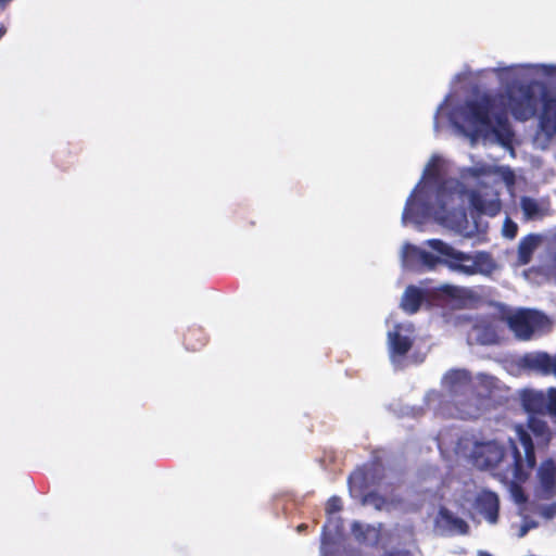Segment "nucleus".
<instances>
[{
    "instance_id": "4468645a",
    "label": "nucleus",
    "mask_w": 556,
    "mask_h": 556,
    "mask_svg": "<svg viewBox=\"0 0 556 556\" xmlns=\"http://www.w3.org/2000/svg\"><path fill=\"white\" fill-rule=\"evenodd\" d=\"M437 523L452 533L467 534L469 532V525L443 506L438 511Z\"/></svg>"
},
{
    "instance_id": "2eb2a0df",
    "label": "nucleus",
    "mask_w": 556,
    "mask_h": 556,
    "mask_svg": "<svg viewBox=\"0 0 556 556\" xmlns=\"http://www.w3.org/2000/svg\"><path fill=\"white\" fill-rule=\"evenodd\" d=\"M427 299V293L416 286H408L402 296L401 307L407 314L417 313Z\"/></svg>"
},
{
    "instance_id": "5701e85b",
    "label": "nucleus",
    "mask_w": 556,
    "mask_h": 556,
    "mask_svg": "<svg viewBox=\"0 0 556 556\" xmlns=\"http://www.w3.org/2000/svg\"><path fill=\"white\" fill-rule=\"evenodd\" d=\"M363 503L365 505H371L376 509L381 510L384 508V506L387 504V500L384 496H382L378 492L372 491V492H368L367 494L364 495Z\"/></svg>"
},
{
    "instance_id": "9b49d317",
    "label": "nucleus",
    "mask_w": 556,
    "mask_h": 556,
    "mask_svg": "<svg viewBox=\"0 0 556 556\" xmlns=\"http://www.w3.org/2000/svg\"><path fill=\"white\" fill-rule=\"evenodd\" d=\"M508 104L513 116L517 121H528L536 113V98L530 87H521L519 96L509 94Z\"/></svg>"
},
{
    "instance_id": "a211bd4d",
    "label": "nucleus",
    "mask_w": 556,
    "mask_h": 556,
    "mask_svg": "<svg viewBox=\"0 0 556 556\" xmlns=\"http://www.w3.org/2000/svg\"><path fill=\"white\" fill-rule=\"evenodd\" d=\"M470 208L478 215L488 214L494 216L500 211V204L494 201H486L479 192L471 191L469 194Z\"/></svg>"
},
{
    "instance_id": "0eeeda50",
    "label": "nucleus",
    "mask_w": 556,
    "mask_h": 556,
    "mask_svg": "<svg viewBox=\"0 0 556 556\" xmlns=\"http://www.w3.org/2000/svg\"><path fill=\"white\" fill-rule=\"evenodd\" d=\"M505 456V448L496 441L476 442L472 446L470 459L479 469H493L498 466Z\"/></svg>"
},
{
    "instance_id": "dca6fc26",
    "label": "nucleus",
    "mask_w": 556,
    "mask_h": 556,
    "mask_svg": "<svg viewBox=\"0 0 556 556\" xmlns=\"http://www.w3.org/2000/svg\"><path fill=\"white\" fill-rule=\"evenodd\" d=\"M521 404L530 414H546V395L534 390H525L521 394Z\"/></svg>"
},
{
    "instance_id": "7ed1b4c3",
    "label": "nucleus",
    "mask_w": 556,
    "mask_h": 556,
    "mask_svg": "<svg viewBox=\"0 0 556 556\" xmlns=\"http://www.w3.org/2000/svg\"><path fill=\"white\" fill-rule=\"evenodd\" d=\"M453 198V192L443 185L439 186L435 192V204L429 202H415L413 194L407 199L403 211L402 219L416 224H422L429 217H433L441 225H450L454 222L457 212L448 210L447 203Z\"/></svg>"
},
{
    "instance_id": "393cba45",
    "label": "nucleus",
    "mask_w": 556,
    "mask_h": 556,
    "mask_svg": "<svg viewBox=\"0 0 556 556\" xmlns=\"http://www.w3.org/2000/svg\"><path fill=\"white\" fill-rule=\"evenodd\" d=\"M546 413L556 418V388H549L547 391Z\"/></svg>"
},
{
    "instance_id": "aec40b11",
    "label": "nucleus",
    "mask_w": 556,
    "mask_h": 556,
    "mask_svg": "<svg viewBox=\"0 0 556 556\" xmlns=\"http://www.w3.org/2000/svg\"><path fill=\"white\" fill-rule=\"evenodd\" d=\"M184 344L187 350L195 352L206 344V334L200 327H190L184 336Z\"/></svg>"
},
{
    "instance_id": "f03ea898",
    "label": "nucleus",
    "mask_w": 556,
    "mask_h": 556,
    "mask_svg": "<svg viewBox=\"0 0 556 556\" xmlns=\"http://www.w3.org/2000/svg\"><path fill=\"white\" fill-rule=\"evenodd\" d=\"M426 244L443 257L406 244L405 256L417 258L428 270H433L439 264L445 265L451 271L465 276L477 274L491 276L497 268V264L489 252L479 251L475 255L458 251L441 239H429Z\"/></svg>"
},
{
    "instance_id": "a878e982",
    "label": "nucleus",
    "mask_w": 556,
    "mask_h": 556,
    "mask_svg": "<svg viewBox=\"0 0 556 556\" xmlns=\"http://www.w3.org/2000/svg\"><path fill=\"white\" fill-rule=\"evenodd\" d=\"M539 514L545 520H551V519L555 518L556 517V501L551 504L541 506L539 508Z\"/></svg>"
},
{
    "instance_id": "1a4fd4ad",
    "label": "nucleus",
    "mask_w": 556,
    "mask_h": 556,
    "mask_svg": "<svg viewBox=\"0 0 556 556\" xmlns=\"http://www.w3.org/2000/svg\"><path fill=\"white\" fill-rule=\"evenodd\" d=\"M384 468L379 460L366 464L355 469L348 479L351 491L364 492L370 485L378 483L383 478Z\"/></svg>"
},
{
    "instance_id": "20e7f679",
    "label": "nucleus",
    "mask_w": 556,
    "mask_h": 556,
    "mask_svg": "<svg viewBox=\"0 0 556 556\" xmlns=\"http://www.w3.org/2000/svg\"><path fill=\"white\" fill-rule=\"evenodd\" d=\"M535 67L538 74L548 79L541 90L542 110L539 126L546 140H551L556 135V65L540 64Z\"/></svg>"
},
{
    "instance_id": "473e14b6",
    "label": "nucleus",
    "mask_w": 556,
    "mask_h": 556,
    "mask_svg": "<svg viewBox=\"0 0 556 556\" xmlns=\"http://www.w3.org/2000/svg\"><path fill=\"white\" fill-rule=\"evenodd\" d=\"M5 33H7V27L3 24H1L0 25V35H5Z\"/></svg>"
},
{
    "instance_id": "7c9ffc66",
    "label": "nucleus",
    "mask_w": 556,
    "mask_h": 556,
    "mask_svg": "<svg viewBox=\"0 0 556 556\" xmlns=\"http://www.w3.org/2000/svg\"><path fill=\"white\" fill-rule=\"evenodd\" d=\"M383 556H409L408 553L403 552H389L386 553Z\"/></svg>"
},
{
    "instance_id": "f8f14e48",
    "label": "nucleus",
    "mask_w": 556,
    "mask_h": 556,
    "mask_svg": "<svg viewBox=\"0 0 556 556\" xmlns=\"http://www.w3.org/2000/svg\"><path fill=\"white\" fill-rule=\"evenodd\" d=\"M475 507L490 523L497 522L500 500L496 493L489 490L481 491L476 496Z\"/></svg>"
},
{
    "instance_id": "412c9836",
    "label": "nucleus",
    "mask_w": 556,
    "mask_h": 556,
    "mask_svg": "<svg viewBox=\"0 0 556 556\" xmlns=\"http://www.w3.org/2000/svg\"><path fill=\"white\" fill-rule=\"evenodd\" d=\"M521 210L525 214V216L528 219H535V218H542L546 215L545 210H543L539 202L532 198L523 197L520 201Z\"/></svg>"
},
{
    "instance_id": "b1692460",
    "label": "nucleus",
    "mask_w": 556,
    "mask_h": 556,
    "mask_svg": "<svg viewBox=\"0 0 556 556\" xmlns=\"http://www.w3.org/2000/svg\"><path fill=\"white\" fill-rule=\"evenodd\" d=\"M438 291L442 295H445L447 298L458 299V298H460V293L463 292V289L457 286H453V285H442L441 287L438 288Z\"/></svg>"
},
{
    "instance_id": "f704fd0d",
    "label": "nucleus",
    "mask_w": 556,
    "mask_h": 556,
    "mask_svg": "<svg viewBox=\"0 0 556 556\" xmlns=\"http://www.w3.org/2000/svg\"><path fill=\"white\" fill-rule=\"evenodd\" d=\"M513 70H515V66H510V67L504 68L503 71H505V72H510V71H513Z\"/></svg>"
},
{
    "instance_id": "2f4dec72",
    "label": "nucleus",
    "mask_w": 556,
    "mask_h": 556,
    "mask_svg": "<svg viewBox=\"0 0 556 556\" xmlns=\"http://www.w3.org/2000/svg\"><path fill=\"white\" fill-rule=\"evenodd\" d=\"M306 529H307V525H305V523H301V525H299V526H298V531H299V532H303V531H305Z\"/></svg>"
},
{
    "instance_id": "c756f323",
    "label": "nucleus",
    "mask_w": 556,
    "mask_h": 556,
    "mask_svg": "<svg viewBox=\"0 0 556 556\" xmlns=\"http://www.w3.org/2000/svg\"><path fill=\"white\" fill-rule=\"evenodd\" d=\"M426 173L429 175V176H438V168L435 165H432V166H429L427 169H426Z\"/></svg>"
},
{
    "instance_id": "c9c22d12",
    "label": "nucleus",
    "mask_w": 556,
    "mask_h": 556,
    "mask_svg": "<svg viewBox=\"0 0 556 556\" xmlns=\"http://www.w3.org/2000/svg\"><path fill=\"white\" fill-rule=\"evenodd\" d=\"M356 528H358V525H356V523H355V525L353 526V530H356Z\"/></svg>"
},
{
    "instance_id": "4be33fe9",
    "label": "nucleus",
    "mask_w": 556,
    "mask_h": 556,
    "mask_svg": "<svg viewBox=\"0 0 556 556\" xmlns=\"http://www.w3.org/2000/svg\"><path fill=\"white\" fill-rule=\"evenodd\" d=\"M446 378L455 392L458 388L471 387V377L466 370H452Z\"/></svg>"
},
{
    "instance_id": "6ab92c4d",
    "label": "nucleus",
    "mask_w": 556,
    "mask_h": 556,
    "mask_svg": "<svg viewBox=\"0 0 556 556\" xmlns=\"http://www.w3.org/2000/svg\"><path fill=\"white\" fill-rule=\"evenodd\" d=\"M540 243V236L528 235L522 238L518 245V261L521 265L530 263L533 252Z\"/></svg>"
},
{
    "instance_id": "c85d7f7f",
    "label": "nucleus",
    "mask_w": 556,
    "mask_h": 556,
    "mask_svg": "<svg viewBox=\"0 0 556 556\" xmlns=\"http://www.w3.org/2000/svg\"><path fill=\"white\" fill-rule=\"evenodd\" d=\"M538 527V522L536 521H528V522H525L521 528H520V531H519V536H525L528 531L530 529H533V528H536Z\"/></svg>"
},
{
    "instance_id": "423d86ee",
    "label": "nucleus",
    "mask_w": 556,
    "mask_h": 556,
    "mask_svg": "<svg viewBox=\"0 0 556 556\" xmlns=\"http://www.w3.org/2000/svg\"><path fill=\"white\" fill-rule=\"evenodd\" d=\"M515 431L518 443L523 448L525 454L522 456L516 440L509 439V447L513 455V473L515 479L523 482L536 466L534 443L530 432L523 425H516Z\"/></svg>"
},
{
    "instance_id": "bb28decb",
    "label": "nucleus",
    "mask_w": 556,
    "mask_h": 556,
    "mask_svg": "<svg viewBox=\"0 0 556 556\" xmlns=\"http://www.w3.org/2000/svg\"><path fill=\"white\" fill-rule=\"evenodd\" d=\"M342 509V501L339 496H331L326 504L327 515H332Z\"/></svg>"
},
{
    "instance_id": "ddd939ff",
    "label": "nucleus",
    "mask_w": 556,
    "mask_h": 556,
    "mask_svg": "<svg viewBox=\"0 0 556 556\" xmlns=\"http://www.w3.org/2000/svg\"><path fill=\"white\" fill-rule=\"evenodd\" d=\"M538 481L546 497L556 495V459L548 457L540 464L536 471Z\"/></svg>"
},
{
    "instance_id": "f3484780",
    "label": "nucleus",
    "mask_w": 556,
    "mask_h": 556,
    "mask_svg": "<svg viewBox=\"0 0 556 556\" xmlns=\"http://www.w3.org/2000/svg\"><path fill=\"white\" fill-rule=\"evenodd\" d=\"M527 426L535 437L538 446L547 448L553 438V433L547 422L534 416H530Z\"/></svg>"
},
{
    "instance_id": "cd10ccee",
    "label": "nucleus",
    "mask_w": 556,
    "mask_h": 556,
    "mask_svg": "<svg viewBox=\"0 0 556 556\" xmlns=\"http://www.w3.org/2000/svg\"><path fill=\"white\" fill-rule=\"evenodd\" d=\"M503 231H504V235L507 237V238H515L516 235H517V231H518V227L517 225L510 220L509 218H507L504 223V228H503Z\"/></svg>"
},
{
    "instance_id": "39448f33",
    "label": "nucleus",
    "mask_w": 556,
    "mask_h": 556,
    "mask_svg": "<svg viewBox=\"0 0 556 556\" xmlns=\"http://www.w3.org/2000/svg\"><path fill=\"white\" fill-rule=\"evenodd\" d=\"M507 325L516 338L522 341L548 333L553 328L547 315L531 308L518 309L507 318Z\"/></svg>"
},
{
    "instance_id": "f257e3e1",
    "label": "nucleus",
    "mask_w": 556,
    "mask_h": 556,
    "mask_svg": "<svg viewBox=\"0 0 556 556\" xmlns=\"http://www.w3.org/2000/svg\"><path fill=\"white\" fill-rule=\"evenodd\" d=\"M455 115L471 131V137L493 135L503 147H510L514 131L507 111L497 104V98L483 93L476 99L466 100L455 110Z\"/></svg>"
},
{
    "instance_id": "72a5a7b5",
    "label": "nucleus",
    "mask_w": 556,
    "mask_h": 556,
    "mask_svg": "<svg viewBox=\"0 0 556 556\" xmlns=\"http://www.w3.org/2000/svg\"><path fill=\"white\" fill-rule=\"evenodd\" d=\"M458 213H459V215H460L463 218H466V213H465V211H464V210L459 211Z\"/></svg>"
},
{
    "instance_id": "9d476101",
    "label": "nucleus",
    "mask_w": 556,
    "mask_h": 556,
    "mask_svg": "<svg viewBox=\"0 0 556 556\" xmlns=\"http://www.w3.org/2000/svg\"><path fill=\"white\" fill-rule=\"evenodd\" d=\"M518 364L523 370L556 377V354L551 355L543 351L529 352L520 357Z\"/></svg>"
},
{
    "instance_id": "6e6552de",
    "label": "nucleus",
    "mask_w": 556,
    "mask_h": 556,
    "mask_svg": "<svg viewBox=\"0 0 556 556\" xmlns=\"http://www.w3.org/2000/svg\"><path fill=\"white\" fill-rule=\"evenodd\" d=\"M413 329L397 324L388 333L389 355L392 362L403 359L414 344Z\"/></svg>"
}]
</instances>
